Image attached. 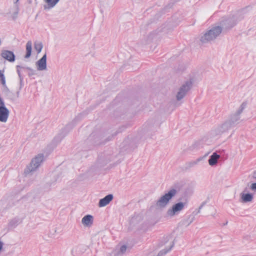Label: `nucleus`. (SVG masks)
Listing matches in <instances>:
<instances>
[{
  "instance_id": "nucleus-4",
  "label": "nucleus",
  "mask_w": 256,
  "mask_h": 256,
  "mask_svg": "<svg viewBox=\"0 0 256 256\" xmlns=\"http://www.w3.org/2000/svg\"><path fill=\"white\" fill-rule=\"evenodd\" d=\"M1 55L4 58L10 62H14V55L10 51L4 50L2 52Z\"/></svg>"
},
{
  "instance_id": "nucleus-15",
  "label": "nucleus",
  "mask_w": 256,
  "mask_h": 256,
  "mask_svg": "<svg viewBox=\"0 0 256 256\" xmlns=\"http://www.w3.org/2000/svg\"><path fill=\"white\" fill-rule=\"evenodd\" d=\"M44 1L51 6H54L59 0H44Z\"/></svg>"
},
{
  "instance_id": "nucleus-11",
  "label": "nucleus",
  "mask_w": 256,
  "mask_h": 256,
  "mask_svg": "<svg viewBox=\"0 0 256 256\" xmlns=\"http://www.w3.org/2000/svg\"><path fill=\"white\" fill-rule=\"evenodd\" d=\"M42 160V156H38L36 157L31 162V165L37 168Z\"/></svg>"
},
{
  "instance_id": "nucleus-19",
  "label": "nucleus",
  "mask_w": 256,
  "mask_h": 256,
  "mask_svg": "<svg viewBox=\"0 0 256 256\" xmlns=\"http://www.w3.org/2000/svg\"><path fill=\"white\" fill-rule=\"evenodd\" d=\"M2 244L0 242V250H2Z\"/></svg>"
},
{
  "instance_id": "nucleus-12",
  "label": "nucleus",
  "mask_w": 256,
  "mask_h": 256,
  "mask_svg": "<svg viewBox=\"0 0 256 256\" xmlns=\"http://www.w3.org/2000/svg\"><path fill=\"white\" fill-rule=\"evenodd\" d=\"M32 42L29 41L27 42L26 45V54L25 56L26 58H29L31 55L32 52Z\"/></svg>"
},
{
  "instance_id": "nucleus-14",
  "label": "nucleus",
  "mask_w": 256,
  "mask_h": 256,
  "mask_svg": "<svg viewBox=\"0 0 256 256\" xmlns=\"http://www.w3.org/2000/svg\"><path fill=\"white\" fill-rule=\"evenodd\" d=\"M34 48L38 52V53H40L42 48V43L40 42H36L34 44Z\"/></svg>"
},
{
  "instance_id": "nucleus-16",
  "label": "nucleus",
  "mask_w": 256,
  "mask_h": 256,
  "mask_svg": "<svg viewBox=\"0 0 256 256\" xmlns=\"http://www.w3.org/2000/svg\"><path fill=\"white\" fill-rule=\"evenodd\" d=\"M0 81L4 86H6V80L4 73L0 70Z\"/></svg>"
},
{
  "instance_id": "nucleus-8",
  "label": "nucleus",
  "mask_w": 256,
  "mask_h": 256,
  "mask_svg": "<svg viewBox=\"0 0 256 256\" xmlns=\"http://www.w3.org/2000/svg\"><path fill=\"white\" fill-rule=\"evenodd\" d=\"M82 223L86 226H90L93 222V217L90 215L84 216L82 220Z\"/></svg>"
},
{
  "instance_id": "nucleus-6",
  "label": "nucleus",
  "mask_w": 256,
  "mask_h": 256,
  "mask_svg": "<svg viewBox=\"0 0 256 256\" xmlns=\"http://www.w3.org/2000/svg\"><path fill=\"white\" fill-rule=\"evenodd\" d=\"M184 208V204L182 202L178 203L173 206L172 210L168 211L171 216H174L176 212L181 210Z\"/></svg>"
},
{
  "instance_id": "nucleus-3",
  "label": "nucleus",
  "mask_w": 256,
  "mask_h": 256,
  "mask_svg": "<svg viewBox=\"0 0 256 256\" xmlns=\"http://www.w3.org/2000/svg\"><path fill=\"white\" fill-rule=\"evenodd\" d=\"M0 122H6L9 115L8 110L4 106V102L0 100Z\"/></svg>"
},
{
  "instance_id": "nucleus-18",
  "label": "nucleus",
  "mask_w": 256,
  "mask_h": 256,
  "mask_svg": "<svg viewBox=\"0 0 256 256\" xmlns=\"http://www.w3.org/2000/svg\"><path fill=\"white\" fill-rule=\"evenodd\" d=\"M126 246H123L120 248V251L122 252H124L126 250Z\"/></svg>"
},
{
  "instance_id": "nucleus-7",
  "label": "nucleus",
  "mask_w": 256,
  "mask_h": 256,
  "mask_svg": "<svg viewBox=\"0 0 256 256\" xmlns=\"http://www.w3.org/2000/svg\"><path fill=\"white\" fill-rule=\"evenodd\" d=\"M46 54H45L38 62V68L39 70H42L46 68Z\"/></svg>"
},
{
  "instance_id": "nucleus-2",
  "label": "nucleus",
  "mask_w": 256,
  "mask_h": 256,
  "mask_svg": "<svg viewBox=\"0 0 256 256\" xmlns=\"http://www.w3.org/2000/svg\"><path fill=\"white\" fill-rule=\"evenodd\" d=\"M176 194L174 190H170L168 194L162 196L158 202V204L160 206H165L170 199Z\"/></svg>"
},
{
  "instance_id": "nucleus-9",
  "label": "nucleus",
  "mask_w": 256,
  "mask_h": 256,
  "mask_svg": "<svg viewBox=\"0 0 256 256\" xmlns=\"http://www.w3.org/2000/svg\"><path fill=\"white\" fill-rule=\"evenodd\" d=\"M220 155L216 154V153H214L210 157L208 160V164L210 166L215 165L217 162L218 159L220 158Z\"/></svg>"
},
{
  "instance_id": "nucleus-5",
  "label": "nucleus",
  "mask_w": 256,
  "mask_h": 256,
  "mask_svg": "<svg viewBox=\"0 0 256 256\" xmlns=\"http://www.w3.org/2000/svg\"><path fill=\"white\" fill-rule=\"evenodd\" d=\"M113 196L112 194H108L104 198L101 199L99 202V206L102 207L106 206L112 200Z\"/></svg>"
},
{
  "instance_id": "nucleus-1",
  "label": "nucleus",
  "mask_w": 256,
  "mask_h": 256,
  "mask_svg": "<svg viewBox=\"0 0 256 256\" xmlns=\"http://www.w3.org/2000/svg\"><path fill=\"white\" fill-rule=\"evenodd\" d=\"M221 32V28L220 26L215 27L212 30H210L202 38V41L205 42L212 40L219 35Z\"/></svg>"
},
{
  "instance_id": "nucleus-13",
  "label": "nucleus",
  "mask_w": 256,
  "mask_h": 256,
  "mask_svg": "<svg viewBox=\"0 0 256 256\" xmlns=\"http://www.w3.org/2000/svg\"><path fill=\"white\" fill-rule=\"evenodd\" d=\"M242 198L244 202H250L252 199V196L250 194H243Z\"/></svg>"
},
{
  "instance_id": "nucleus-17",
  "label": "nucleus",
  "mask_w": 256,
  "mask_h": 256,
  "mask_svg": "<svg viewBox=\"0 0 256 256\" xmlns=\"http://www.w3.org/2000/svg\"><path fill=\"white\" fill-rule=\"evenodd\" d=\"M250 188L252 190H256V183H253L252 184Z\"/></svg>"
},
{
  "instance_id": "nucleus-10",
  "label": "nucleus",
  "mask_w": 256,
  "mask_h": 256,
  "mask_svg": "<svg viewBox=\"0 0 256 256\" xmlns=\"http://www.w3.org/2000/svg\"><path fill=\"white\" fill-rule=\"evenodd\" d=\"M190 88V86H184L180 88V92H178L177 94V99L178 100L182 98L184 94H186V91H187Z\"/></svg>"
}]
</instances>
